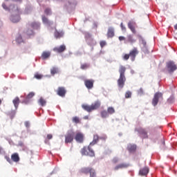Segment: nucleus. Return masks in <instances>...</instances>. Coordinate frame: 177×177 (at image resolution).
<instances>
[{"instance_id":"nucleus-1","label":"nucleus","mask_w":177,"mask_h":177,"mask_svg":"<svg viewBox=\"0 0 177 177\" xmlns=\"http://www.w3.org/2000/svg\"><path fill=\"white\" fill-rule=\"evenodd\" d=\"M125 71H127V68L124 66H120L119 68L120 77L118 80V86L119 89H122L125 86V82L127 81V77H125Z\"/></svg>"},{"instance_id":"nucleus-2","label":"nucleus","mask_w":177,"mask_h":177,"mask_svg":"<svg viewBox=\"0 0 177 177\" xmlns=\"http://www.w3.org/2000/svg\"><path fill=\"white\" fill-rule=\"evenodd\" d=\"M100 106V101H95L94 103L91 104V105L82 104V107L83 109L85 110V111L91 113L92 111H94V110H97V109H99Z\"/></svg>"},{"instance_id":"nucleus-3","label":"nucleus","mask_w":177,"mask_h":177,"mask_svg":"<svg viewBox=\"0 0 177 177\" xmlns=\"http://www.w3.org/2000/svg\"><path fill=\"white\" fill-rule=\"evenodd\" d=\"M81 154L88 157H95V151L93 150L92 145H89L88 147H84L81 149Z\"/></svg>"},{"instance_id":"nucleus-4","label":"nucleus","mask_w":177,"mask_h":177,"mask_svg":"<svg viewBox=\"0 0 177 177\" xmlns=\"http://www.w3.org/2000/svg\"><path fill=\"white\" fill-rule=\"evenodd\" d=\"M14 15L10 17V21L12 23H19L20 21V15L21 13V10L19 7H16V8L12 11Z\"/></svg>"},{"instance_id":"nucleus-5","label":"nucleus","mask_w":177,"mask_h":177,"mask_svg":"<svg viewBox=\"0 0 177 177\" xmlns=\"http://www.w3.org/2000/svg\"><path fill=\"white\" fill-rule=\"evenodd\" d=\"M166 67L169 74H172L174 71H176L177 70V66L175 64V62H174V61H169L168 62H167Z\"/></svg>"},{"instance_id":"nucleus-6","label":"nucleus","mask_w":177,"mask_h":177,"mask_svg":"<svg viewBox=\"0 0 177 177\" xmlns=\"http://www.w3.org/2000/svg\"><path fill=\"white\" fill-rule=\"evenodd\" d=\"M75 135L74 131H68L65 135V143H72V142L74 140Z\"/></svg>"},{"instance_id":"nucleus-7","label":"nucleus","mask_w":177,"mask_h":177,"mask_svg":"<svg viewBox=\"0 0 177 177\" xmlns=\"http://www.w3.org/2000/svg\"><path fill=\"white\" fill-rule=\"evenodd\" d=\"M129 56L131 62H135V59H136V56L139 55V50L138 48L134 47L129 52Z\"/></svg>"},{"instance_id":"nucleus-8","label":"nucleus","mask_w":177,"mask_h":177,"mask_svg":"<svg viewBox=\"0 0 177 177\" xmlns=\"http://www.w3.org/2000/svg\"><path fill=\"white\" fill-rule=\"evenodd\" d=\"M160 99H162V93L158 92L155 93L152 100L153 106H156L157 104H158V101Z\"/></svg>"},{"instance_id":"nucleus-9","label":"nucleus","mask_w":177,"mask_h":177,"mask_svg":"<svg viewBox=\"0 0 177 177\" xmlns=\"http://www.w3.org/2000/svg\"><path fill=\"white\" fill-rule=\"evenodd\" d=\"M66 93H67V90H66L65 87H58L57 90V95H58V96H61V97H64V96H66Z\"/></svg>"},{"instance_id":"nucleus-10","label":"nucleus","mask_w":177,"mask_h":177,"mask_svg":"<svg viewBox=\"0 0 177 177\" xmlns=\"http://www.w3.org/2000/svg\"><path fill=\"white\" fill-rule=\"evenodd\" d=\"M93 84H95V80H84V85L87 89H92L93 88Z\"/></svg>"},{"instance_id":"nucleus-11","label":"nucleus","mask_w":177,"mask_h":177,"mask_svg":"<svg viewBox=\"0 0 177 177\" xmlns=\"http://www.w3.org/2000/svg\"><path fill=\"white\" fill-rule=\"evenodd\" d=\"M34 96H35V93L34 92L29 93L24 100L22 101V103L24 104H28V103H30V99H32Z\"/></svg>"},{"instance_id":"nucleus-12","label":"nucleus","mask_w":177,"mask_h":177,"mask_svg":"<svg viewBox=\"0 0 177 177\" xmlns=\"http://www.w3.org/2000/svg\"><path fill=\"white\" fill-rule=\"evenodd\" d=\"M75 140L77 143H83L84 142V134L82 133H77L75 136Z\"/></svg>"},{"instance_id":"nucleus-13","label":"nucleus","mask_w":177,"mask_h":177,"mask_svg":"<svg viewBox=\"0 0 177 177\" xmlns=\"http://www.w3.org/2000/svg\"><path fill=\"white\" fill-rule=\"evenodd\" d=\"M2 7L5 10H8V12H13L17 6L15 5H10L9 7L6 6L5 3L2 4Z\"/></svg>"},{"instance_id":"nucleus-14","label":"nucleus","mask_w":177,"mask_h":177,"mask_svg":"<svg viewBox=\"0 0 177 177\" xmlns=\"http://www.w3.org/2000/svg\"><path fill=\"white\" fill-rule=\"evenodd\" d=\"M66 50V46L65 45H61L59 47H55L53 48V51L56 53H63Z\"/></svg>"},{"instance_id":"nucleus-15","label":"nucleus","mask_w":177,"mask_h":177,"mask_svg":"<svg viewBox=\"0 0 177 177\" xmlns=\"http://www.w3.org/2000/svg\"><path fill=\"white\" fill-rule=\"evenodd\" d=\"M149 167H145L140 169L139 175H140V176H147V174H149Z\"/></svg>"},{"instance_id":"nucleus-16","label":"nucleus","mask_w":177,"mask_h":177,"mask_svg":"<svg viewBox=\"0 0 177 177\" xmlns=\"http://www.w3.org/2000/svg\"><path fill=\"white\" fill-rule=\"evenodd\" d=\"M138 133L144 139H147V138H149V136L147 135V131L145 129H140L138 130Z\"/></svg>"},{"instance_id":"nucleus-17","label":"nucleus","mask_w":177,"mask_h":177,"mask_svg":"<svg viewBox=\"0 0 177 177\" xmlns=\"http://www.w3.org/2000/svg\"><path fill=\"white\" fill-rule=\"evenodd\" d=\"M99 139H103V138L99 137L97 134H95L93 136V141L90 143V146H95L96 143L99 142Z\"/></svg>"},{"instance_id":"nucleus-18","label":"nucleus","mask_w":177,"mask_h":177,"mask_svg":"<svg viewBox=\"0 0 177 177\" xmlns=\"http://www.w3.org/2000/svg\"><path fill=\"white\" fill-rule=\"evenodd\" d=\"M129 165L127 163H121L118 165L114 167L115 171H118V169H124V168H128Z\"/></svg>"},{"instance_id":"nucleus-19","label":"nucleus","mask_w":177,"mask_h":177,"mask_svg":"<svg viewBox=\"0 0 177 177\" xmlns=\"http://www.w3.org/2000/svg\"><path fill=\"white\" fill-rule=\"evenodd\" d=\"M93 168L92 167H83L80 169L81 174H85L86 175H88V174H90L91 171H92Z\"/></svg>"},{"instance_id":"nucleus-20","label":"nucleus","mask_w":177,"mask_h":177,"mask_svg":"<svg viewBox=\"0 0 177 177\" xmlns=\"http://www.w3.org/2000/svg\"><path fill=\"white\" fill-rule=\"evenodd\" d=\"M11 160L14 162H19L20 161V157H19V153H15L11 155Z\"/></svg>"},{"instance_id":"nucleus-21","label":"nucleus","mask_w":177,"mask_h":177,"mask_svg":"<svg viewBox=\"0 0 177 177\" xmlns=\"http://www.w3.org/2000/svg\"><path fill=\"white\" fill-rule=\"evenodd\" d=\"M12 103H13L16 110H17V109L19 108V104H20V98H19V97H16L12 100Z\"/></svg>"},{"instance_id":"nucleus-22","label":"nucleus","mask_w":177,"mask_h":177,"mask_svg":"<svg viewBox=\"0 0 177 177\" xmlns=\"http://www.w3.org/2000/svg\"><path fill=\"white\" fill-rule=\"evenodd\" d=\"M111 110V108L109 107L108 109V111H102L100 114H101V117L102 118H106V117H109V113H110V111Z\"/></svg>"},{"instance_id":"nucleus-23","label":"nucleus","mask_w":177,"mask_h":177,"mask_svg":"<svg viewBox=\"0 0 177 177\" xmlns=\"http://www.w3.org/2000/svg\"><path fill=\"white\" fill-rule=\"evenodd\" d=\"M135 23L133 22H129L128 23V28L131 30L133 34H136V30L135 29V26H133Z\"/></svg>"},{"instance_id":"nucleus-24","label":"nucleus","mask_w":177,"mask_h":177,"mask_svg":"<svg viewBox=\"0 0 177 177\" xmlns=\"http://www.w3.org/2000/svg\"><path fill=\"white\" fill-rule=\"evenodd\" d=\"M50 57V52L49 51H44L41 54V59H48V57Z\"/></svg>"},{"instance_id":"nucleus-25","label":"nucleus","mask_w":177,"mask_h":177,"mask_svg":"<svg viewBox=\"0 0 177 177\" xmlns=\"http://www.w3.org/2000/svg\"><path fill=\"white\" fill-rule=\"evenodd\" d=\"M50 74L51 75H55V74H59V68L55 66L53 67L50 69Z\"/></svg>"},{"instance_id":"nucleus-26","label":"nucleus","mask_w":177,"mask_h":177,"mask_svg":"<svg viewBox=\"0 0 177 177\" xmlns=\"http://www.w3.org/2000/svg\"><path fill=\"white\" fill-rule=\"evenodd\" d=\"M127 149H128L129 151H130V153H132V152L136 151V145H128Z\"/></svg>"},{"instance_id":"nucleus-27","label":"nucleus","mask_w":177,"mask_h":177,"mask_svg":"<svg viewBox=\"0 0 177 177\" xmlns=\"http://www.w3.org/2000/svg\"><path fill=\"white\" fill-rule=\"evenodd\" d=\"M42 21L44 23V24H48V26H50V24H52L49 19H48V18H46L45 16H42Z\"/></svg>"},{"instance_id":"nucleus-28","label":"nucleus","mask_w":177,"mask_h":177,"mask_svg":"<svg viewBox=\"0 0 177 177\" xmlns=\"http://www.w3.org/2000/svg\"><path fill=\"white\" fill-rule=\"evenodd\" d=\"M64 33H63V32H59L57 30H56L55 32V38H62V37H63Z\"/></svg>"},{"instance_id":"nucleus-29","label":"nucleus","mask_w":177,"mask_h":177,"mask_svg":"<svg viewBox=\"0 0 177 177\" xmlns=\"http://www.w3.org/2000/svg\"><path fill=\"white\" fill-rule=\"evenodd\" d=\"M30 27L33 29L37 30V28H39V24L38 22H33L30 24Z\"/></svg>"},{"instance_id":"nucleus-30","label":"nucleus","mask_w":177,"mask_h":177,"mask_svg":"<svg viewBox=\"0 0 177 177\" xmlns=\"http://www.w3.org/2000/svg\"><path fill=\"white\" fill-rule=\"evenodd\" d=\"M38 102H39V104L40 105H41L43 107H44V106H46V100H45V99H44L43 97L39 98Z\"/></svg>"},{"instance_id":"nucleus-31","label":"nucleus","mask_w":177,"mask_h":177,"mask_svg":"<svg viewBox=\"0 0 177 177\" xmlns=\"http://www.w3.org/2000/svg\"><path fill=\"white\" fill-rule=\"evenodd\" d=\"M73 122H75V124H81V120H80V118L77 116H75L72 118Z\"/></svg>"},{"instance_id":"nucleus-32","label":"nucleus","mask_w":177,"mask_h":177,"mask_svg":"<svg viewBox=\"0 0 177 177\" xmlns=\"http://www.w3.org/2000/svg\"><path fill=\"white\" fill-rule=\"evenodd\" d=\"M16 42L17 44H21L24 42L23 40V37L21 36V35H19L17 38H16Z\"/></svg>"},{"instance_id":"nucleus-33","label":"nucleus","mask_w":177,"mask_h":177,"mask_svg":"<svg viewBox=\"0 0 177 177\" xmlns=\"http://www.w3.org/2000/svg\"><path fill=\"white\" fill-rule=\"evenodd\" d=\"M43 77H44V75L38 73H35L34 76V78H36V80H42Z\"/></svg>"},{"instance_id":"nucleus-34","label":"nucleus","mask_w":177,"mask_h":177,"mask_svg":"<svg viewBox=\"0 0 177 177\" xmlns=\"http://www.w3.org/2000/svg\"><path fill=\"white\" fill-rule=\"evenodd\" d=\"M80 68L82 70H86V68H89V64H83L81 65Z\"/></svg>"},{"instance_id":"nucleus-35","label":"nucleus","mask_w":177,"mask_h":177,"mask_svg":"<svg viewBox=\"0 0 177 177\" xmlns=\"http://www.w3.org/2000/svg\"><path fill=\"white\" fill-rule=\"evenodd\" d=\"M132 96V93L129 91H127L125 93V97L126 99H129V97H131Z\"/></svg>"},{"instance_id":"nucleus-36","label":"nucleus","mask_w":177,"mask_h":177,"mask_svg":"<svg viewBox=\"0 0 177 177\" xmlns=\"http://www.w3.org/2000/svg\"><path fill=\"white\" fill-rule=\"evenodd\" d=\"M90 177H96V171L95 169H93V171H91L90 173Z\"/></svg>"},{"instance_id":"nucleus-37","label":"nucleus","mask_w":177,"mask_h":177,"mask_svg":"<svg viewBox=\"0 0 177 177\" xmlns=\"http://www.w3.org/2000/svg\"><path fill=\"white\" fill-rule=\"evenodd\" d=\"M127 39L129 42H131V44L135 42V39H133V37H132V35H129L127 37Z\"/></svg>"},{"instance_id":"nucleus-38","label":"nucleus","mask_w":177,"mask_h":177,"mask_svg":"<svg viewBox=\"0 0 177 177\" xmlns=\"http://www.w3.org/2000/svg\"><path fill=\"white\" fill-rule=\"evenodd\" d=\"M44 13L47 15H49L52 14V11L50 10V8H46L44 10Z\"/></svg>"},{"instance_id":"nucleus-39","label":"nucleus","mask_w":177,"mask_h":177,"mask_svg":"<svg viewBox=\"0 0 177 177\" xmlns=\"http://www.w3.org/2000/svg\"><path fill=\"white\" fill-rule=\"evenodd\" d=\"M100 45L101 48H104V46H106V41H101L100 42Z\"/></svg>"},{"instance_id":"nucleus-40","label":"nucleus","mask_w":177,"mask_h":177,"mask_svg":"<svg viewBox=\"0 0 177 177\" xmlns=\"http://www.w3.org/2000/svg\"><path fill=\"white\" fill-rule=\"evenodd\" d=\"M5 159L6 160V161H8V162H9L10 164H12V159H10L9 156H6Z\"/></svg>"},{"instance_id":"nucleus-41","label":"nucleus","mask_w":177,"mask_h":177,"mask_svg":"<svg viewBox=\"0 0 177 177\" xmlns=\"http://www.w3.org/2000/svg\"><path fill=\"white\" fill-rule=\"evenodd\" d=\"M27 35H34V31H32V30H28L26 32Z\"/></svg>"},{"instance_id":"nucleus-42","label":"nucleus","mask_w":177,"mask_h":177,"mask_svg":"<svg viewBox=\"0 0 177 177\" xmlns=\"http://www.w3.org/2000/svg\"><path fill=\"white\" fill-rule=\"evenodd\" d=\"M129 57H131L130 55H129V54H125V55L123 56L124 60H128V59H129Z\"/></svg>"},{"instance_id":"nucleus-43","label":"nucleus","mask_w":177,"mask_h":177,"mask_svg":"<svg viewBox=\"0 0 177 177\" xmlns=\"http://www.w3.org/2000/svg\"><path fill=\"white\" fill-rule=\"evenodd\" d=\"M120 27H121L122 30H123L124 32H125V31H127V28L124 26V24L122 23H121Z\"/></svg>"},{"instance_id":"nucleus-44","label":"nucleus","mask_w":177,"mask_h":177,"mask_svg":"<svg viewBox=\"0 0 177 177\" xmlns=\"http://www.w3.org/2000/svg\"><path fill=\"white\" fill-rule=\"evenodd\" d=\"M117 162H118V158H114L113 159V164H117Z\"/></svg>"},{"instance_id":"nucleus-45","label":"nucleus","mask_w":177,"mask_h":177,"mask_svg":"<svg viewBox=\"0 0 177 177\" xmlns=\"http://www.w3.org/2000/svg\"><path fill=\"white\" fill-rule=\"evenodd\" d=\"M142 44L143 45V46H144V48H145V49H146V48H147V47L146 46V45H147L146 41L142 40Z\"/></svg>"},{"instance_id":"nucleus-46","label":"nucleus","mask_w":177,"mask_h":177,"mask_svg":"<svg viewBox=\"0 0 177 177\" xmlns=\"http://www.w3.org/2000/svg\"><path fill=\"white\" fill-rule=\"evenodd\" d=\"M52 138H53V136H52V134L47 135V139H48V140H50Z\"/></svg>"},{"instance_id":"nucleus-47","label":"nucleus","mask_w":177,"mask_h":177,"mask_svg":"<svg viewBox=\"0 0 177 177\" xmlns=\"http://www.w3.org/2000/svg\"><path fill=\"white\" fill-rule=\"evenodd\" d=\"M108 38H110L111 37V30L109 29L107 33Z\"/></svg>"},{"instance_id":"nucleus-48","label":"nucleus","mask_w":177,"mask_h":177,"mask_svg":"<svg viewBox=\"0 0 177 177\" xmlns=\"http://www.w3.org/2000/svg\"><path fill=\"white\" fill-rule=\"evenodd\" d=\"M24 124H25V127H26V128H28V127H30V122H25Z\"/></svg>"},{"instance_id":"nucleus-49","label":"nucleus","mask_w":177,"mask_h":177,"mask_svg":"<svg viewBox=\"0 0 177 177\" xmlns=\"http://www.w3.org/2000/svg\"><path fill=\"white\" fill-rule=\"evenodd\" d=\"M172 102H174V98L173 97H170L168 99V102L169 103H172Z\"/></svg>"},{"instance_id":"nucleus-50","label":"nucleus","mask_w":177,"mask_h":177,"mask_svg":"<svg viewBox=\"0 0 177 177\" xmlns=\"http://www.w3.org/2000/svg\"><path fill=\"white\" fill-rule=\"evenodd\" d=\"M119 39H120V41H125V38H124L123 36H120V37H119Z\"/></svg>"},{"instance_id":"nucleus-51","label":"nucleus","mask_w":177,"mask_h":177,"mask_svg":"<svg viewBox=\"0 0 177 177\" xmlns=\"http://www.w3.org/2000/svg\"><path fill=\"white\" fill-rule=\"evenodd\" d=\"M139 92H140V93H143V89H142V88H140V89L139 90Z\"/></svg>"},{"instance_id":"nucleus-52","label":"nucleus","mask_w":177,"mask_h":177,"mask_svg":"<svg viewBox=\"0 0 177 177\" xmlns=\"http://www.w3.org/2000/svg\"><path fill=\"white\" fill-rule=\"evenodd\" d=\"M3 150V149H2V147H0V154L2 153Z\"/></svg>"},{"instance_id":"nucleus-53","label":"nucleus","mask_w":177,"mask_h":177,"mask_svg":"<svg viewBox=\"0 0 177 177\" xmlns=\"http://www.w3.org/2000/svg\"><path fill=\"white\" fill-rule=\"evenodd\" d=\"M174 30H177V24L174 26Z\"/></svg>"},{"instance_id":"nucleus-54","label":"nucleus","mask_w":177,"mask_h":177,"mask_svg":"<svg viewBox=\"0 0 177 177\" xmlns=\"http://www.w3.org/2000/svg\"><path fill=\"white\" fill-rule=\"evenodd\" d=\"M84 120H88V118H89V117H88V116H84Z\"/></svg>"},{"instance_id":"nucleus-55","label":"nucleus","mask_w":177,"mask_h":177,"mask_svg":"<svg viewBox=\"0 0 177 177\" xmlns=\"http://www.w3.org/2000/svg\"><path fill=\"white\" fill-rule=\"evenodd\" d=\"M111 113H114V109L111 108Z\"/></svg>"},{"instance_id":"nucleus-56","label":"nucleus","mask_w":177,"mask_h":177,"mask_svg":"<svg viewBox=\"0 0 177 177\" xmlns=\"http://www.w3.org/2000/svg\"><path fill=\"white\" fill-rule=\"evenodd\" d=\"M2 104V100H0V105Z\"/></svg>"},{"instance_id":"nucleus-57","label":"nucleus","mask_w":177,"mask_h":177,"mask_svg":"<svg viewBox=\"0 0 177 177\" xmlns=\"http://www.w3.org/2000/svg\"><path fill=\"white\" fill-rule=\"evenodd\" d=\"M111 35H112V37H113V35H114V33L113 32H111Z\"/></svg>"}]
</instances>
